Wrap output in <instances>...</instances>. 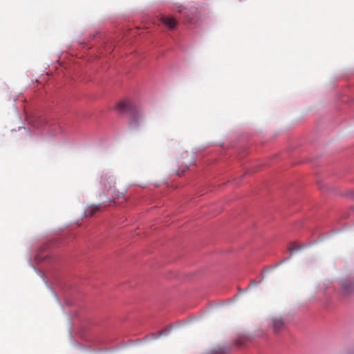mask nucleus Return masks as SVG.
Here are the masks:
<instances>
[{
	"mask_svg": "<svg viewBox=\"0 0 354 354\" xmlns=\"http://www.w3.org/2000/svg\"><path fill=\"white\" fill-rule=\"evenodd\" d=\"M160 20L169 30H174L178 24L174 17L169 15L160 16Z\"/></svg>",
	"mask_w": 354,
	"mask_h": 354,
	"instance_id": "nucleus-3",
	"label": "nucleus"
},
{
	"mask_svg": "<svg viewBox=\"0 0 354 354\" xmlns=\"http://www.w3.org/2000/svg\"><path fill=\"white\" fill-rule=\"evenodd\" d=\"M284 323L281 318H274L272 319V328L274 333H278L283 330Z\"/></svg>",
	"mask_w": 354,
	"mask_h": 354,
	"instance_id": "nucleus-6",
	"label": "nucleus"
},
{
	"mask_svg": "<svg viewBox=\"0 0 354 354\" xmlns=\"http://www.w3.org/2000/svg\"><path fill=\"white\" fill-rule=\"evenodd\" d=\"M342 288L346 293L351 292L354 290V283L350 281L342 282Z\"/></svg>",
	"mask_w": 354,
	"mask_h": 354,
	"instance_id": "nucleus-7",
	"label": "nucleus"
},
{
	"mask_svg": "<svg viewBox=\"0 0 354 354\" xmlns=\"http://www.w3.org/2000/svg\"><path fill=\"white\" fill-rule=\"evenodd\" d=\"M102 207V205H91L86 207L84 211L85 216H93L96 212H97Z\"/></svg>",
	"mask_w": 354,
	"mask_h": 354,
	"instance_id": "nucleus-5",
	"label": "nucleus"
},
{
	"mask_svg": "<svg viewBox=\"0 0 354 354\" xmlns=\"http://www.w3.org/2000/svg\"><path fill=\"white\" fill-rule=\"evenodd\" d=\"M115 196L117 198H120V197H122L124 196V194L123 193H120V194H115Z\"/></svg>",
	"mask_w": 354,
	"mask_h": 354,
	"instance_id": "nucleus-8",
	"label": "nucleus"
},
{
	"mask_svg": "<svg viewBox=\"0 0 354 354\" xmlns=\"http://www.w3.org/2000/svg\"><path fill=\"white\" fill-rule=\"evenodd\" d=\"M116 109L119 113L131 115V125H137L139 118L142 116L138 106L130 100H125L120 102L116 106Z\"/></svg>",
	"mask_w": 354,
	"mask_h": 354,
	"instance_id": "nucleus-1",
	"label": "nucleus"
},
{
	"mask_svg": "<svg viewBox=\"0 0 354 354\" xmlns=\"http://www.w3.org/2000/svg\"><path fill=\"white\" fill-rule=\"evenodd\" d=\"M32 125H33V127H35V128H39V124H33Z\"/></svg>",
	"mask_w": 354,
	"mask_h": 354,
	"instance_id": "nucleus-9",
	"label": "nucleus"
},
{
	"mask_svg": "<svg viewBox=\"0 0 354 354\" xmlns=\"http://www.w3.org/2000/svg\"><path fill=\"white\" fill-rule=\"evenodd\" d=\"M101 183L104 186L105 189L108 187L109 189H111L115 188V178L113 176H104L101 178Z\"/></svg>",
	"mask_w": 354,
	"mask_h": 354,
	"instance_id": "nucleus-4",
	"label": "nucleus"
},
{
	"mask_svg": "<svg viewBox=\"0 0 354 354\" xmlns=\"http://www.w3.org/2000/svg\"><path fill=\"white\" fill-rule=\"evenodd\" d=\"M189 153L185 151L181 155L180 158L177 159L178 164L180 165L179 167V169L176 171V174L179 176H181L185 171L187 169L189 165H193L194 161L193 160L192 155H190V160L188 161H185V160L189 156Z\"/></svg>",
	"mask_w": 354,
	"mask_h": 354,
	"instance_id": "nucleus-2",
	"label": "nucleus"
},
{
	"mask_svg": "<svg viewBox=\"0 0 354 354\" xmlns=\"http://www.w3.org/2000/svg\"><path fill=\"white\" fill-rule=\"evenodd\" d=\"M299 248H298V249L290 248V250H291V251H293V250H299Z\"/></svg>",
	"mask_w": 354,
	"mask_h": 354,
	"instance_id": "nucleus-10",
	"label": "nucleus"
}]
</instances>
